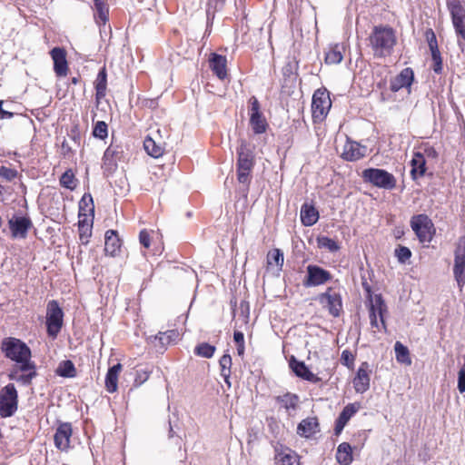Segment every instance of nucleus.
<instances>
[{
  "label": "nucleus",
  "mask_w": 465,
  "mask_h": 465,
  "mask_svg": "<svg viewBox=\"0 0 465 465\" xmlns=\"http://www.w3.org/2000/svg\"><path fill=\"white\" fill-rule=\"evenodd\" d=\"M2 351L5 356L15 364L10 369L8 378L22 385H29L36 376V368L31 361V350L21 340L9 337L2 341Z\"/></svg>",
  "instance_id": "f257e3e1"
},
{
  "label": "nucleus",
  "mask_w": 465,
  "mask_h": 465,
  "mask_svg": "<svg viewBox=\"0 0 465 465\" xmlns=\"http://www.w3.org/2000/svg\"><path fill=\"white\" fill-rule=\"evenodd\" d=\"M370 45L376 57L390 55L396 44L395 32L389 26H374L369 36Z\"/></svg>",
  "instance_id": "f03ea898"
},
{
  "label": "nucleus",
  "mask_w": 465,
  "mask_h": 465,
  "mask_svg": "<svg viewBox=\"0 0 465 465\" xmlns=\"http://www.w3.org/2000/svg\"><path fill=\"white\" fill-rule=\"evenodd\" d=\"M369 318L371 328L377 331H386L384 317L388 313L387 305L381 294H369Z\"/></svg>",
  "instance_id": "7ed1b4c3"
},
{
  "label": "nucleus",
  "mask_w": 465,
  "mask_h": 465,
  "mask_svg": "<svg viewBox=\"0 0 465 465\" xmlns=\"http://www.w3.org/2000/svg\"><path fill=\"white\" fill-rule=\"evenodd\" d=\"M107 86V74L104 68L99 71L94 81L96 107L94 116H105L112 114L111 106L105 100Z\"/></svg>",
  "instance_id": "20e7f679"
},
{
  "label": "nucleus",
  "mask_w": 465,
  "mask_h": 465,
  "mask_svg": "<svg viewBox=\"0 0 465 465\" xmlns=\"http://www.w3.org/2000/svg\"><path fill=\"white\" fill-rule=\"evenodd\" d=\"M447 6L451 15L455 32L459 37L458 44L463 50L465 41V8L461 0H447Z\"/></svg>",
  "instance_id": "39448f33"
},
{
  "label": "nucleus",
  "mask_w": 465,
  "mask_h": 465,
  "mask_svg": "<svg viewBox=\"0 0 465 465\" xmlns=\"http://www.w3.org/2000/svg\"><path fill=\"white\" fill-rule=\"evenodd\" d=\"M362 178L365 182L386 190H391L396 186V179L393 174L383 169H365L362 172Z\"/></svg>",
  "instance_id": "423d86ee"
},
{
  "label": "nucleus",
  "mask_w": 465,
  "mask_h": 465,
  "mask_svg": "<svg viewBox=\"0 0 465 465\" xmlns=\"http://www.w3.org/2000/svg\"><path fill=\"white\" fill-rule=\"evenodd\" d=\"M64 323V312L54 300L50 301L46 307L47 333L53 339L56 338Z\"/></svg>",
  "instance_id": "0eeeda50"
},
{
  "label": "nucleus",
  "mask_w": 465,
  "mask_h": 465,
  "mask_svg": "<svg viewBox=\"0 0 465 465\" xmlns=\"http://www.w3.org/2000/svg\"><path fill=\"white\" fill-rule=\"evenodd\" d=\"M453 276L461 292L465 286V236L460 237L454 250Z\"/></svg>",
  "instance_id": "6e6552de"
},
{
  "label": "nucleus",
  "mask_w": 465,
  "mask_h": 465,
  "mask_svg": "<svg viewBox=\"0 0 465 465\" xmlns=\"http://www.w3.org/2000/svg\"><path fill=\"white\" fill-rule=\"evenodd\" d=\"M18 394L13 383L5 386L0 391V415L11 417L17 410Z\"/></svg>",
  "instance_id": "1a4fd4ad"
},
{
  "label": "nucleus",
  "mask_w": 465,
  "mask_h": 465,
  "mask_svg": "<svg viewBox=\"0 0 465 465\" xmlns=\"http://www.w3.org/2000/svg\"><path fill=\"white\" fill-rule=\"evenodd\" d=\"M411 229L420 242L429 243L434 233V226L431 220L425 214H418L411 220Z\"/></svg>",
  "instance_id": "9d476101"
},
{
  "label": "nucleus",
  "mask_w": 465,
  "mask_h": 465,
  "mask_svg": "<svg viewBox=\"0 0 465 465\" xmlns=\"http://www.w3.org/2000/svg\"><path fill=\"white\" fill-rule=\"evenodd\" d=\"M8 229L11 237L14 239H25L28 231L32 228L33 223L29 216L21 213H15L8 220Z\"/></svg>",
  "instance_id": "9b49d317"
},
{
  "label": "nucleus",
  "mask_w": 465,
  "mask_h": 465,
  "mask_svg": "<svg viewBox=\"0 0 465 465\" xmlns=\"http://www.w3.org/2000/svg\"><path fill=\"white\" fill-rule=\"evenodd\" d=\"M331 107L330 94L326 89H318L312 95V116H326Z\"/></svg>",
  "instance_id": "f8f14e48"
},
{
  "label": "nucleus",
  "mask_w": 465,
  "mask_h": 465,
  "mask_svg": "<svg viewBox=\"0 0 465 465\" xmlns=\"http://www.w3.org/2000/svg\"><path fill=\"white\" fill-rule=\"evenodd\" d=\"M331 279V273L317 266L308 265L307 266V276L303 282L304 286H318L327 282Z\"/></svg>",
  "instance_id": "ddd939ff"
},
{
  "label": "nucleus",
  "mask_w": 465,
  "mask_h": 465,
  "mask_svg": "<svg viewBox=\"0 0 465 465\" xmlns=\"http://www.w3.org/2000/svg\"><path fill=\"white\" fill-rule=\"evenodd\" d=\"M73 434L72 425L69 422L61 423L54 433V440L55 447L61 451H67L70 449L71 437Z\"/></svg>",
  "instance_id": "4468645a"
},
{
  "label": "nucleus",
  "mask_w": 465,
  "mask_h": 465,
  "mask_svg": "<svg viewBox=\"0 0 465 465\" xmlns=\"http://www.w3.org/2000/svg\"><path fill=\"white\" fill-rule=\"evenodd\" d=\"M320 302L327 307L330 314L338 317L342 309V302L340 294L329 289L326 292L321 294Z\"/></svg>",
  "instance_id": "2eb2a0df"
},
{
  "label": "nucleus",
  "mask_w": 465,
  "mask_h": 465,
  "mask_svg": "<svg viewBox=\"0 0 465 465\" xmlns=\"http://www.w3.org/2000/svg\"><path fill=\"white\" fill-rule=\"evenodd\" d=\"M367 148L357 142L347 140L341 153L342 159L355 162L366 155Z\"/></svg>",
  "instance_id": "dca6fc26"
},
{
  "label": "nucleus",
  "mask_w": 465,
  "mask_h": 465,
  "mask_svg": "<svg viewBox=\"0 0 465 465\" xmlns=\"http://www.w3.org/2000/svg\"><path fill=\"white\" fill-rule=\"evenodd\" d=\"M371 371L368 362L364 361L359 367L353 379V387L358 393H363L370 388V374Z\"/></svg>",
  "instance_id": "f3484780"
},
{
  "label": "nucleus",
  "mask_w": 465,
  "mask_h": 465,
  "mask_svg": "<svg viewBox=\"0 0 465 465\" xmlns=\"http://www.w3.org/2000/svg\"><path fill=\"white\" fill-rule=\"evenodd\" d=\"M414 80V73L411 68L406 67L401 73L391 79L390 89L392 92H398L401 88H409Z\"/></svg>",
  "instance_id": "a211bd4d"
},
{
  "label": "nucleus",
  "mask_w": 465,
  "mask_h": 465,
  "mask_svg": "<svg viewBox=\"0 0 465 465\" xmlns=\"http://www.w3.org/2000/svg\"><path fill=\"white\" fill-rule=\"evenodd\" d=\"M209 66L220 80L227 77V59L224 55L212 53L209 57Z\"/></svg>",
  "instance_id": "6ab92c4d"
},
{
  "label": "nucleus",
  "mask_w": 465,
  "mask_h": 465,
  "mask_svg": "<svg viewBox=\"0 0 465 465\" xmlns=\"http://www.w3.org/2000/svg\"><path fill=\"white\" fill-rule=\"evenodd\" d=\"M51 56L54 61V70L58 76H64L67 74L68 65L66 53L63 48L54 47L51 50Z\"/></svg>",
  "instance_id": "aec40b11"
},
{
  "label": "nucleus",
  "mask_w": 465,
  "mask_h": 465,
  "mask_svg": "<svg viewBox=\"0 0 465 465\" xmlns=\"http://www.w3.org/2000/svg\"><path fill=\"white\" fill-rule=\"evenodd\" d=\"M94 17L96 25L102 30L109 20V6L107 0H94Z\"/></svg>",
  "instance_id": "412c9836"
},
{
  "label": "nucleus",
  "mask_w": 465,
  "mask_h": 465,
  "mask_svg": "<svg viewBox=\"0 0 465 465\" xmlns=\"http://www.w3.org/2000/svg\"><path fill=\"white\" fill-rule=\"evenodd\" d=\"M359 403H350L344 407L335 422V433L340 434L350 419L359 411Z\"/></svg>",
  "instance_id": "4be33fe9"
},
{
  "label": "nucleus",
  "mask_w": 465,
  "mask_h": 465,
  "mask_svg": "<svg viewBox=\"0 0 465 465\" xmlns=\"http://www.w3.org/2000/svg\"><path fill=\"white\" fill-rule=\"evenodd\" d=\"M290 366L298 377L313 383L320 381V378L312 373L302 361H298L295 359H292L290 361Z\"/></svg>",
  "instance_id": "5701e85b"
},
{
  "label": "nucleus",
  "mask_w": 465,
  "mask_h": 465,
  "mask_svg": "<svg viewBox=\"0 0 465 465\" xmlns=\"http://www.w3.org/2000/svg\"><path fill=\"white\" fill-rule=\"evenodd\" d=\"M426 160L424 159V154L421 150H417L414 152L412 159L411 161V174L413 179H418L422 177L426 171Z\"/></svg>",
  "instance_id": "b1692460"
},
{
  "label": "nucleus",
  "mask_w": 465,
  "mask_h": 465,
  "mask_svg": "<svg viewBox=\"0 0 465 465\" xmlns=\"http://www.w3.org/2000/svg\"><path fill=\"white\" fill-rule=\"evenodd\" d=\"M318 420L314 417L302 420L298 427L297 433L304 438H310L318 431Z\"/></svg>",
  "instance_id": "393cba45"
},
{
  "label": "nucleus",
  "mask_w": 465,
  "mask_h": 465,
  "mask_svg": "<svg viewBox=\"0 0 465 465\" xmlns=\"http://www.w3.org/2000/svg\"><path fill=\"white\" fill-rule=\"evenodd\" d=\"M319 220V212L317 209L307 203H303L301 208V221L305 226H312Z\"/></svg>",
  "instance_id": "a878e982"
},
{
  "label": "nucleus",
  "mask_w": 465,
  "mask_h": 465,
  "mask_svg": "<svg viewBox=\"0 0 465 465\" xmlns=\"http://www.w3.org/2000/svg\"><path fill=\"white\" fill-rule=\"evenodd\" d=\"M277 403L280 408L285 410L289 416H292L297 409L299 398L295 394L286 393L276 398Z\"/></svg>",
  "instance_id": "bb28decb"
},
{
  "label": "nucleus",
  "mask_w": 465,
  "mask_h": 465,
  "mask_svg": "<svg viewBox=\"0 0 465 465\" xmlns=\"http://www.w3.org/2000/svg\"><path fill=\"white\" fill-rule=\"evenodd\" d=\"M122 371V364L117 363L109 368L105 376V388L108 392L113 393L117 391L118 376Z\"/></svg>",
  "instance_id": "cd10ccee"
},
{
  "label": "nucleus",
  "mask_w": 465,
  "mask_h": 465,
  "mask_svg": "<svg viewBox=\"0 0 465 465\" xmlns=\"http://www.w3.org/2000/svg\"><path fill=\"white\" fill-rule=\"evenodd\" d=\"M121 246L120 239L118 238L116 232L114 230H108L105 232L104 251L107 254L114 256L119 251Z\"/></svg>",
  "instance_id": "c85d7f7f"
},
{
  "label": "nucleus",
  "mask_w": 465,
  "mask_h": 465,
  "mask_svg": "<svg viewBox=\"0 0 465 465\" xmlns=\"http://www.w3.org/2000/svg\"><path fill=\"white\" fill-rule=\"evenodd\" d=\"M252 167V157L250 152L245 148L244 143H242L238 149V169L242 171H251Z\"/></svg>",
  "instance_id": "c756f323"
},
{
  "label": "nucleus",
  "mask_w": 465,
  "mask_h": 465,
  "mask_svg": "<svg viewBox=\"0 0 465 465\" xmlns=\"http://www.w3.org/2000/svg\"><path fill=\"white\" fill-rule=\"evenodd\" d=\"M336 459L341 465H349L352 461L351 447L349 443L342 442L338 446Z\"/></svg>",
  "instance_id": "7c9ffc66"
},
{
  "label": "nucleus",
  "mask_w": 465,
  "mask_h": 465,
  "mask_svg": "<svg viewBox=\"0 0 465 465\" xmlns=\"http://www.w3.org/2000/svg\"><path fill=\"white\" fill-rule=\"evenodd\" d=\"M275 459L280 465H300L298 455L289 449L279 452Z\"/></svg>",
  "instance_id": "2f4dec72"
},
{
  "label": "nucleus",
  "mask_w": 465,
  "mask_h": 465,
  "mask_svg": "<svg viewBox=\"0 0 465 465\" xmlns=\"http://www.w3.org/2000/svg\"><path fill=\"white\" fill-rule=\"evenodd\" d=\"M343 47L339 45L330 47L325 55V62L329 64H337L341 62Z\"/></svg>",
  "instance_id": "473e14b6"
},
{
  "label": "nucleus",
  "mask_w": 465,
  "mask_h": 465,
  "mask_svg": "<svg viewBox=\"0 0 465 465\" xmlns=\"http://www.w3.org/2000/svg\"><path fill=\"white\" fill-rule=\"evenodd\" d=\"M219 364L221 367V376L223 378L225 383L230 387L232 357L229 354L223 355L219 361Z\"/></svg>",
  "instance_id": "72a5a7b5"
},
{
  "label": "nucleus",
  "mask_w": 465,
  "mask_h": 465,
  "mask_svg": "<svg viewBox=\"0 0 465 465\" xmlns=\"http://www.w3.org/2000/svg\"><path fill=\"white\" fill-rule=\"evenodd\" d=\"M394 351H395V356H396L397 361L406 364V365L411 364L410 351L405 345H403L400 341H396V343L394 345Z\"/></svg>",
  "instance_id": "f704fd0d"
},
{
  "label": "nucleus",
  "mask_w": 465,
  "mask_h": 465,
  "mask_svg": "<svg viewBox=\"0 0 465 465\" xmlns=\"http://www.w3.org/2000/svg\"><path fill=\"white\" fill-rule=\"evenodd\" d=\"M143 148L145 152L153 158H158L163 153V147L156 144V143L151 137H146L144 139Z\"/></svg>",
  "instance_id": "c9c22d12"
},
{
  "label": "nucleus",
  "mask_w": 465,
  "mask_h": 465,
  "mask_svg": "<svg viewBox=\"0 0 465 465\" xmlns=\"http://www.w3.org/2000/svg\"><path fill=\"white\" fill-rule=\"evenodd\" d=\"M56 373L61 377L74 378L76 376V370L74 363L71 361L67 360L62 361L59 364L56 370Z\"/></svg>",
  "instance_id": "e433bc0d"
},
{
  "label": "nucleus",
  "mask_w": 465,
  "mask_h": 465,
  "mask_svg": "<svg viewBox=\"0 0 465 465\" xmlns=\"http://www.w3.org/2000/svg\"><path fill=\"white\" fill-rule=\"evenodd\" d=\"M179 337V332L177 330H169L164 332H159L158 335L153 337L154 341H159L162 344V347L164 348L165 345L170 344L173 341H175Z\"/></svg>",
  "instance_id": "4c0bfd02"
},
{
  "label": "nucleus",
  "mask_w": 465,
  "mask_h": 465,
  "mask_svg": "<svg viewBox=\"0 0 465 465\" xmlns=\"http://www.w3.org/2000/svg\"><path fill=\"white\" fill-rule=\"evenodd\" d=\"M283 252L280 249H273L267 254V263L269 266L275 265L278 270H282L283 266Z\"/></svg>",
  "instance_id": "58836bf2"
},
{
  "label": "nucleus",
  "mask_w": 465,
  "mask_h": 465,
  "mask_svg": "<svg viewBox=\"0 0 465 465\" xmlns=\"http://www.w3.org/2000/svg\"><path fill=\"white\" fill-rule=\"evenodd\" d=\"M216 348L207 342H202L194 348L195 355L206 359H210L213 356Z\"/></svg>",
  "instance_id": "ea45409f"
},
{
  "label": "nucleus",
  "mask_w": 465,
  "mask_h": 465,
  "mask_svg": "<svg viewBox=\"0 0 465 465\" xmlns=\"http://www.w3.org/2000/svg\"><path fill=\"white\" fill-rule=\"evenodd\" d=\"M317 243L319 248L326 249L331 252L340 250V244L335 240L326 236L318 237Z\"/></svg>",
  "instance_id": "a19ab883"
},
{
  "label": "nucleus",
  "mask_w": 465,
  "mask_h": 465,
  "mask_svg": "<svg viewBox=\"0 0 465 465\" xmlns=\"http://www.w3.org/2000/svg\"><path fill=\"white\" fill-rule=\"evenodd\" d=\"M249 126L254 134H260L266 131L268 124L266 118H250Z\"/></svg>",
  "instance_id": "79ce46f5"
},
{
  "label": "nucleus",
  "mask_w": 465,
  "mask_h": 465,
  "mask_svg": "<svg viewBox=\"0 0 465 465\" xmlns=\"http://www.w3.org/2000/svg\"><path fill=\"white\" fill-rule=\"evenodd\" d=\"M86 212H94V202L90 193H84L79 203V215H85Z\"/></svg>",
  "instance_id": "37998d69"
},
{
  "label": "nucleus",
  "mask_w": 465,
  "mask_h": 465,
  "mask_svg": "<svg viewBox=\"0 0 465 465\" xmlns=\"http://www.w3.org/2000/svg\"><path fill=\"white\" fill-rule=\"evenodd\" d=\"M116 151L112 146H109L103 156L104 165L108 169H113L116 166V162L114 160Z\"/></svg>",
  "instance_id": "c03bdc74"
},
{
  "label": "nucleus",
  "mask_w": 465,
  "mask_h": 465,
  "mask_svg": "<svg viewBox=\"0 0 465 465\" xmlns=\"http://www.w3.org/2000/svg\"><path fill=\"white\" fill-rule=\"evenodd\" d=\"M60 183L67 189H74L76 186L74 173L71 170L65 171L60 178Z\"/></svg>",
  "instance_id": "a18cd8bd"
},
{
  "label": "nucleus",
  "mask_w": 465,
  "mask_h": 465,
  "mask_svg": "<svg viewBox=\"0 0 465 465\" xmlns=\"http://www.w3.org/2000/svg\"><path fill=\"white\" fill-rule=\"evenodd\" d=\"M93 134L99 139H104L108 134L107 124L103 121H98L94 127Z\"/></svg>",
  "instance_id": "49530a36"
},
{
  "label": "nucleus",
  "mask_w": 465,
  "mask_h": 465,
  "mask_svg": "<svg viewBox=\"0 0 465 465\" xmlns=\"http://www.w3.org/2000/svg\"><path fill=\"white\" fill-rule=\"evenodd\" d=\"M248 115L262 116L260 113V103L255 96H252L248 100Z\"/></svg>",
  "instance_id": "de8ad7c7"
},
{
  "label": "nucleus",
  "mask_w": 465,
  "mask_h": 465,
  "mask_svg": "<svg viewBox=\"0 0 465 465\" xmlns=\"http://www.w3.org/2000/svg\"><path fill=\"white\" fill-rule=\"evenodd\" d=\"M424 35L428 42L430 51V52L439 51L437 38H436V35H435V33L433 32V30L431 28L427 29L425 31Z\"/></svg>",
  "instance_id": "09e8293b"
},
{
  "label": "nucleus",
  "mask_w": 465,
  "mask_h": 465,
  "mask_svg": "<svg viewBox=\"0 0 465 465\" xmlns=\"http://www.w3.org/2000/svg\"><path fill=\"white\" fill-rule=\"evenodd\" d=\"M395 256L397 257L399 262L405 263L411 256V252L408 247L399 246L395 250Z\"/></svg>",
  "instance_id": "8fccbe9b"
},
{
  "label": "nucleus",
  "mask_w": 465,
  "mask_h": 465,
  "mask_svg": "<svg viewBox=\"0 0 465 465\" xmlns=\"http://www.w3.org/2000/svg\"><path fill=\"white\" fill-rule=\"evenodd\" d=\"M430 53H431V59L433 62L432 70L436 74H440L442 72V59L440 56V50L435 51V52H430Z\"/></svg>",
  "instance_id": "3c124183"
},
{
  "label": "nucleus",
  "mask_w": 465,
  "mask_h": 465,
  "mask_svg": "<svg viewBox=\"0 0 465 465\" xmlns=\"http://www.w3.org/2000/svg\"><path fill=\"white\" fill-rule=\"evenodd\" d=\"M150 374H151V371L148 370V369L138 370L136 371V375H135V379H134V383L136 385H138V386L143 384V382H145L149 379Z\"/></svg>",
  "instance_id": "603ef678"
},
{
  "label": "nucleus",
  "mask_w": 465,
  "mask_h": 465,
  "mask_svg": "<svg viewBox=\"0 0 465 465\" xmlns=\"http://www.w3.org/2000/svg\"><path fill=\"white\" fill-rule=\"evenodd\" d=\"M17 176V171L5 166H0V177L6 181H12Z\"/></svg>",
  "instance_id": "864d4df0"
},
{
  "label": "nucleus",
  "mask_w": 465,
  "mask_h": 465,
  "mask_svg": "<svg viewBox=\"0 0 465 465\" xmlns=\"http://www.w3.org/2000/svg\"><path fill=\"white\" fill-rule=\"evenodd\" d=\"M418 150H421V152L424 154L425 160H426V158L435 159L438 156L437 151L432 146H430L429 144H424V145L419 147Z\"/></svg>",
  "instance_id": "5fc2aeb1"
},
{
  "label": "nucleus",
  "mask_w": 465,
  "mask_h": 465,
  "mask_svg": "<svg viewBox=\"0 0 465 465\" xmlns=\"http://www.w3.org/2000/svg\"><path fill=\"white\" fill-rule=\"evenodd\" d=\"M458 390L460 393L465 392V370H459L458 372Z\"/></svg>",
  "instance_id": "6e6d98bb"
},
{
  "label": "nucleus",
  "mask_w": 465,
  "mask_h": 465,
  "mask_svg": "<svg viewBox=\"0 0 465 465\" xmlns=\"http://www.w3.org/2000/svg\"><path fill=\"white\" fill-rule=\"evenodd\" d=\"M139 241H140V243L144 248H149L150 247V235H149L148 232L146 230H143V231L140 232Z\"/></svg>",
  "instance_id": "4d7b16f0"
},
{
  "label": "nucleus",
  "mask_w": 465,
  "mask_h": 465,
  "mask_svg": "<svg viewBox=\"0 0 465 465\" xmlns=\"http://www.w3.org/2000/svg\"><path fill=\"white\" fill-rule=\"evenodd\" d=\"M61 154L69 157L72 154V149L67 142L64 141L61 145Z\"/></svg>",
  "instance_id": "13d9d810"
},
{
  "label": "nucleus",
  "mask_w": 465,
  "mask_h": 465,
  "mask_svg": "<svg viewBox=\"0 0 465 465\" xmlns=\"http://www.w3.org/2000/svg\"><path fill=\"white\" fill-rule=\"evenodd\" d=\"M251 171H242V169H238V181L242 183H245L248 182L249 173Z\"/></svg>",
  "instance_id": "bf43d9fd"
},
{
  "label": "nucleus",
  "mask_w": 465,
  "mask_h": 465,
  "mask_svg": "<svg viewBox=\"0 0 465 465\" xmlns=\"http://www.w3.org/2000/svg\"><path fill=\"white\" fill-rule=\"evenodd\" d=\"M233 340L236 342V344H242L244 343V335L240 331H235L233 333Z\"/></svg>",
  "instance_id": "052dcab7"
},
{
  "label": "nucleus",
  "mask_w": 465,
  "mask_h": 465,
  "mask_svg": "<svg viewBox=\"0 0 465 465\" xmlns=\"http://www.w3.org/2000/svg\"><path fill=\"white\" fill-rule=\"evenodd\" d=\"M2 105H3V101H0V114H1V116H14L15 115L14 113L4 110L2 108Z\"/></svg>",
  "instance_id": "680f3d73"
},
{
  "label": "nucleus",
  "mask_w": 465,
  "mask_h": 465,
  "mask_svg": "<svg viewBox=\"0 0 465 465\" xmlns=\"http://www.w3.org/2000/svg\"><path fill=\"white\" fill-rule=\"evenodd\" d=\"M90 236V232L89 233H86L85 232H82L80 233V240L83 243H87L88 242V238Z\"/></svg>",
  "instance_id": "e2e57ef3"
},
{
  "label": "nucleus",
  "mask_w": 465,
  "mask_h": 465,
  "mask_svg": "<svg viewBox=\"0 0 465 465\" xmlns=\"http://www.w3.org/2000/svg\"><path fill=\"white\" fill-rule=\"evenodd\" d=\"M244 343L242 344H238L237 345V352H238V355L242 356L243 353H244Z\"/></svg>",
  "instance_id": "0e129e2a"
},
{
  "label": "nucleus",
  "mask_w": 465,
  "mask_h": 465,
  "mask_svg": "<svg viewBox=\"0 0 465 465\" xmlns=\"http://www.w3.org/2000/svg\"><path fill=\"white\" fill-rule=\"evenodd\" d=\"M351 355L347 351H344L341 354V357H342V360L347 363V361L350 360V357Z\"/></svg>",
  "instance_id": "69168bd1"
},
{
  "label": "nucleus",
  "mask_w": 465,
  "mask_h": 465,
  "mask_svg": "<svg viewBox=\"0 0 465 465\" xmlns=\"http://www.w3.org/2000/svg\"><path fill=\"white\" fill-rule=\"evenodd\" d=\"M5 193V187L0 185V200L3 199Z\"/></svg>",
  "instance_id": "338daca9"
},
{
  "label": "nucleus",
  "mask_w": 465,
  "mask_h": 465,
  "mask_svg": "<svg viewBox=\"0 0 465 465\" xmlns=\"http://www.w3.org/2000/svg\"><path fill=\"white\" fill-rule=\"evenodd\" d=\"M463 361H464V362H463L462 366L460 367L461 370H465V355L463 356Z\"/></svg>",
  "instance_id": "774afa93"
}]
</instances>
